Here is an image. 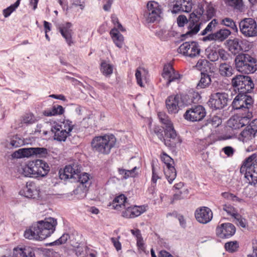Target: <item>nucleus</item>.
Segmentation results:
<instances>
[{
	"instance_id": "nucleus-60",
	"label": "nucleus",
	"mask_w": 257,
	"mask_h": 257,
	"mask_svg": "<svg viewBox=\"0 0 257 257\" xmlns=\"http://www.w3.org/2000/svg\"><path fill=\"white\" fill-rule=\"evenodd\" d=\"M162 160L166 164L167 167L173 166L172 164L174 163V160L168 155L166 154H164V156L162 157Z\"/></svg>"
},
{
	"instance_id": "nucleus-47",
	"label": "nucleus",
	"mask_w": 257,
	"mask_h": 257,
	"mask_svg": "<svg viewBox=\"0 0 257 257\" xmlns=\"http://www.w3.org/2000/svg\"><path fill=\"white\" fill-rule=\"evenodd\" d=\"M190 46L191 41L184 42L180 46L178 51L179 53L183 54L184 56H188L189 51L191 48Z\"/></svg>"
},
{
	"instance_id": "nucleus-19",
	"label": "nucleus",
	"mask_w": 257,
	"mask_h": 257,
	"mask_svg": "<svg viewBox=\"0 0 257 257\" xmlns=\"http://www.w3.org/2000/svg\"><path fill=\"white\" fill-rule=\"evenodd\" d=\"M195 216L199 222L206 224L212 220L213 213L209 208L203 206L196 210Z\"/></svg>"
},
{
	"instance_id": "nucleus-63",
	"label": "nucleus",
	"mask_w": 257,
	"mask_h": 257,
	"mask_svg": "<svg viewBox=\"0 0 257 257\" xmlns=\"http://www.w3.org/2000/svg\"><path fill=\"white\" fill-rule=\"evenodd\" d=\"M33 148H22L23 158L33 156Z\"/></svg>"
},
{
	"instance_id": "nucleus-3",
	"label": "nucleus",
	"mask_w": 257,
	"mask_h": 257,
	"mask_svg": "<svg viewBox=\"0 0 257 257\" xmlns=\"http://www.w3.org/2000/svg\"><path fill=\"white\" fill-rule=\"evenodd\" d=\"M116 142V138L113 135L105 134L94 137L91 142V146L94 152L108 155L115 146Z\"/></svg>"
},
{
	"instance_id": "nucleus-13",
	"label": "nucleus",
	"mask_w": 257,
	"mask_h": 257,
	"mask_svg": "<svg viewBox=\"0 0 257 257\" xmlns=\"http://www.w3.org/2000/svg\"><path fill=\"white\" fill-rule=\"evenodd\" d=\"M179 98L180 101V106H188L192 104L197 103L201 99L200 94L193 89L188 90L185 93L179 94Z\"/></svg>"
},
{
	"instance_id": "nucleus-30",
	"label": "nucleus",
	"mask_w": 257,
	"mask_h": 257,
	"mask_svg": "<svg viewBox=\"0 0 257 257\" xmlns=\"http://www.w3.org/2000/svg\"><path fill=\"white\" fill-rule=\"evenodd\" d=\"M245 96V94L238 93L235 97L231 104L232 109H242L245 111L244 101H243V99H244Z\"/></svg>"
},
{
	"instance_id": "nucleus-36",
	"label": "nucleus",
	"mask_w": 257,
	"mask_h": 257,
	"mask_svg": "<svg viewBox=\"0 0 257 257\" xmlns=\"http://www.w3.org/2000/svg\"><path fill=\"white\" fill-rule=\"evenodd\" d=\"M164 174L170 184L173 182L177 176L176 169L173 166L167 167L164 170Z\"/></svg>"
},
{
	"instance_id": "nucleus-34",
	"label": "nucleus",
	"mask_w": 257,
	"mask_h": 257,
	"mask_svg": "<svg viewBox=\"0 0 257 257\" xmlns=\"http://www.w3.org/2000/svg\"><path fill=\"white\" fill-rule=\"evenodd\" d=\"M24 145H25L24 140L16 135L7 144L6 146L9 149H13L20 147Z\"/></svg>"
},
{
	"instance_id": "nucleus-59",
	"label": "nucleus",
	"mask_w": 257,
	"mask_h": 257,
	"mask_svg": "<svg viewBox=\"0 0 257 257\" xmlns=\"http://www.w3.org/2000/svg\"><path fill=\"white\" fill-rule=\"evenodd\" d=\"M188 21L189 20L184 15H180L177 19V24L179 27H184L185 24L188 23Z\"/></svg>"
},
{
	"instance_id": "nucleus-26",
	"label": "nucleus",
	"mask_w": 257,
	"mask_h": 257,
	"mask_svg": "<svg viewBox=\"0 0 257 257\" xmlns=\"http://www.w3.org/2000/svg\"><path fill=\"white\" fill-rule=\"evenodd\" d=\"M242 44V41L238 38H234L227 40L225 45L232 54L236 55L240 54L239 52L243 50Z\"/></svg>"
},
{
	"instance_id": "nucleus-39",
	"label": "nucleus",
	"mask_w": 257,
	"mask_h": 257,
	"mask_svg": "<svg viewBox=\"0 0 257 257\" xmlns=\"http://www.w3.org/2000/svg\"><path fill=\"white\" fill-rule=\"evenodd\" d=\"M255 134L253 130L247 125L244 130L240 133V136L243 139L244 141H246L247 140H250L252 138H254Z\"/></svg>"
},
{
	"instance_id": "nucleus-42",
	"label": "nucleus",
	"mask_w": 257,
	"mask_h": 257,
	"mask_svg": "<svg viewBox=\"0 0 257 257\" xmlns=\"http://www.w3.org/2000/svg\"><path fill=\"white\" fill-rule=\"evenodd\" d=\"M226 4L234 10L242 12L243 10L242 0H226Z\"/></svg>"
},
{
	"instance_id": "nucleus-12",
	"label": "nucleus",
	"mask_w": 257,
	"mask_h": 257,
	"mask_svg": "<svg viewBox=\"0 0 257 257\" xmlns=\"http://www.w3.org/2000/svg\"><path fill=\"white\" fill-rule=\"evenodd\" d=\"M201 25V23L199 22V17L197 15L195 12L190 14L187 27L188 31L185 34L181 35V41H184L188 37L196 35L199 31Z\"/></svg>"
},
{
	"instance_id": "nucleus-4",
	"label": "nucleus",
	"mask_w": 257,
	"mask_h": 257,
	"mask_svg": "<svg viewBox=\"0 0 257 257\" xmlns=\"http://www.w3.org/2000/svg\"><path fill=\"white\" fill-rule=\"evenodd\" d=\"M50 170L48 164L45 161L37 159L29 162L22 168V174L28 177H44Z\"/></svg>"
},
{
	"instance_id": "nucleus-46",
	"label": "nucleus",
	"mask_w": 257,
	"mask_h": 257,
	"mask_svg": "<svg viewBox=\"0 0 257 257\" xmlns=\"http://www.w3.org/2000/svg\"><path fill=\"white\" fill-rule=\"evenodd\" d=\"M101 71L104 75L108 76L112 73L113 67L111 65L103 61L101 63Z\"/></svg>"
},
{
	"instance_id": "nucleus-14",
	"label": "nucleus",
	"mask_w": 257,
	"mask_h": 257,
	"mask_svg": "<svg viewBox=\"0 0 257 257\" xmlns=\"http://www.w3.org/2000/svg\"><path fill=\"white\" fill-rule=\"evenodd\" d=\"M235 226L229 222L223 223L218 225L215 229L216 236L222 239L231 237L235 234Z\"/></svg>"
},
{
	"instance_id": "nucleus-22",
	"label": "nucleus",
	"mask_w": 257,
	"mask_h": 257,
	"mask_svg": "<svg viewBox=\"0 0 257 257\" xmlns=\"http://www.w3.org/2000/svg\"><path fill=\"white\" fill-rule=\"evenodd\" d=\"M72 25L70 22H66L59 25L58 29L62 36L65 39L66 42L69 46L74 44L72 36L73 34L71 29Z\"/></svg>"
},
{
	"instance_id": "nucleus-21",
	"label": "nucleus",
	"mask_w": 257,
	"mask_h": 257,
	"mask_svg": "<svg viewBox=\"0 0 257 257\" xmlns=\"http://www.w3.org/2000/svg\"><path fill=\"white\" fill-rule=\"evenodd\" d=\"M40 190L34 183L27 184L23 190L20 191L21 195L25 197L31 199H39L40 198Z\"/></svg>"
},
{
	"instance_id": "nucleus-54",
	"label": "nucleus",
	"mask_w": 257,
	"mask_h": 257,
	"mask_svg": "<svg viewBox=\"0 0 257 257\" xmlns=\"http://www.w3.org/2000/svg\"><path fill=\"white\" fill-rule=\"evenodd\" d=\"M123 208L124 210L122 211V216L126 218H133V206H128L127 204Z\"/></svg>"
},
{
	"instance_id": "nucleus-40",
	"label": "nucleus",
	"mask_w": 257,
	"mask_h": 257,
	"mask_svg": "<svg viewBox=\"0 0 257 257\" xmlns=\"http://www.w3.org/2000/svg\"><path fill=\"white\" fill-rule=\"evenodd\" d=\"M33 156H35L39 158H46L49 155V151L45 148H33Z\"/></svg>"
},
{
	"instance_id": "nucleus-15",
	"label": "nucleus",
	"mask_w": 257,
	"mask_h": 257,
	"mask_svg": "<svg viewBox=\"0 0 257 257\" xmlns=\"http://www.w3.org/2000/svg\"><path fill=\"white\" fill-rule=\"evenodd\" d=\"M158 115L160 122L166 126V128L164 129L165 137L174 140L177 135L174 128L173 123L169 118V117L163 112H159Z\"/></svg>"
},
{
	"instance_id": "nucleus-32",
	"label": "nucleus",
	"mask_w": 257,
	"mask_h": 257,
	"mask_svg": "<svg viewBox=\"0 0 257 257\" xmlns=\"http://www.w3.org/2000/svg\"><path fill=\"white\" fill-rule=\"evenodd\" d=\"M233 69L229 63H221L219 67V72L222 76L229 77L233 74Z\"/></svg>"
},
{
	"instance_id": "nucleus-62",
	"label": "nucleus",
	"mask_w": 257,
	"mask_h": 257,
	"mask_svg": "<svg viewBox=\"0 0 257 257\" xmlns=\"http://www.w3.org/2000/svg\"><path fill=\"white\" fill-rule=\"evenodd\" d=\"M218 24L217 20L215 19L212 20L205 28L209 32H211L215 28L216 26Z\"/></svg>"
},
{
	"instance_id": "nucleus-10",
	"label": "nucleus",
	"mask_w": 257,
	"mask_h": 257,
	"mask_svg": "<svg viewBox=\"0 0 257 257\" xmlns=\"http://www.w3.org/2000/svg\"><path fill=\"white\" fill-rule=\"evenodd\" d=\"M229 100L227 93L216 92L211 95L207 103L212 109H220L226 106Z\"/></svg>"
},
{
	"instance_id": "nucleus-37",
	"label": "nucleus",
	"mask_w": 257,
	"mask_h": 257,
	"mask_svg": "<svg viewBox=\"0 0 257 257\" xmlns=\"http://www.w3.org/2000/svg\"><path fill=\"white\" fill-rule=\"evenodd\" d=\"M191 48L189 51L188 57L194 58L197 56H199L201 49L200 47L197 42L191 41Z\"/></svg>"
},
{
	"instance_id": "nucleus-55",
	"label": "nucleus",
	"mask_w": 257,
	"mask_h": 257,
	"mask_svg": "<svg viewBox=\"0 0 257 257\" xmlns=\"http://www.w3.org/2000/svg\"><path fill=\"white\" fill-rule=\"evenodd\" d=\"M218 60L227 61L229 57V54L223 48L218 49Z\"/></svg>"
},
{
	"instance_id": "nucleus-38",
	"label": "nucleus",
	"mask_w": 257,
	"mask_h": 257,
	"mask_svg": "<svg viewBox=\"0 0 257 257\" xmlns=\"http://www.w3.org/2000/svg\"><path fill=\"white\" fill-rule=\"evenodd\" d=\"M220 24L230 28V30L234 33L238 32V28L235 22L231 18H225L223 19Z\"/></svg>"
},
{
	"instance_id": "nucleus-20",
	"label": "nucleus",
	"mask_w": 257,
	"mask_h": 257,
	"mask_svg": "<svg viewBox=\"0 0 257 257\" xmlns=\"http://www.w3.org/2000/svg\"><path fill=\"white\" fill-rule=\"evenodd\" d=\"M166 108L170 114H176L178 112L180 106L179 94L169 96L165 101Z\"/></svg>"
},
{
	"instance_id": "nucleus-29",
	"label": "nucleus",
	"mask_w": 257,
	"mask_h": 257,
	"mask_svg": "<svg viewBox=\"0 0 257 257\" xmlns=\"http://www.w3.org/2000/svg\"><path fill=\"white\" fill-rule=\"evenodd\" d=\"M110 35L115 45L118 48H121L123 44V36L119 31L113 28L110 31Z\"/></svg>"
},
{
	"instance_id": "nucleus-35",
	"label": "nucleus",
	"mask_w": 257,
	"mask_h": 257,
	"mask_svg": "<svg viewBox=\"0 0 257 257\" xmlns=\"http://www.w3.org/2000/svg\"><path fill=\"white\" fill-rule=\"evenodd\" d=\"M218 49L215 47H209L205 50V53L207 58L212 62H216L218 60Z\"/></svg>"
},
{
	"instance_id": "nucleus-18",
	"label": "nucleus",
	"mask_w": 257,
	"mask_h": 257,
	"mask_svg": "<svg viewBox=\"0 0 257 257\" xmlns=\"http://www.w3.org/2000/svg\"><path fill=\"white\" fill-rule=\"evenodd\" d=\"M231 33V30L227 29H221L215 33L209 34L204 37L202 40L206 41H218L222 42L226 39Z\"/></svg>"
},
{
	"instance_id": "nucleus-44",
	"label": "nucleus",
	"mask_w": 257,
	"mask_h": 257,
	"mask_svg": "<svg viewBox=\"0 0 257 257\" xmlns=\"http://www.w3.org/2000/svg\"><path fill=\"white\" fill-rule=\"evenodd\" d=\"M224 247L229 252H234L239 248L238 242L237 241H230L225 243Z\"/></svg>"
},
{
	"instance_id": "nucleus-27",
	"label": "nucleus",
	"mask_w": 257,
	"mask_h": 257,
	"mask_svg": "<svg viewBox=\"0 0 257 257\" xmlns=\"http://www.w3.org/2000/svg\"><path fill=\"white\" fill-rule=\"evenodd\" d=\"M74 238L73 235H69L68 233H64L59 238L56 240L55 241L47 244V245L53 246L63 244L65 243L67 240H70L71 244L74 247H77L78 246L77 244L78 243L77 242L76 244L72 240V238Z\"/></svg>"
},
{
	"instance_id": "nucleus-11",
	"label": "nucleus",
	"mask_w": 257,
	"mask_h": 257,
	"mask_svg": "<svg viewBox=\"0 0 257 257\" xmlns=\"http://www.w3.org/2000/svg\"><path fill=\"white\" fill-rule=\"evenodd\" d=\"M161 6L157 2H149L147 4V10L144 13L146 21L148 23H154L158 21L161 14Z\"/></svg>"
},
{
	"instance_id": "nucleus-25",
	"label": "nucleus",
	"mask_w": 257,
	"mask_h": 257,
	"mask_svg": "<svg viewBox=\"0 0 257 257\" xmlns=\"http://www.w3.org/2000/svg\"><path fill=\"white\" fill-rule=\"evenodd\" d=\"M51 132L54 134V139L59 142H65L67 137L70 136L71 134L67 132L66 130L63 129L62 125L56 124L52 126Z\"/></svg>"
},
{
	"instance_id": "nucleus-48",
	"label": "nucleus",
	"mask_w": 257,
	"mask_h": 257,
	"mask_svg": "<svg viewBox=\"0 0 257 257\" xmlns=\"http://www.w3.org/2000/svg\"><path fill=\"white\" fill-rule=\"evenodd\" d=\"M37 119L32 113H28L22 117V122L27 124H31L37 121Z\"/></svg>"
},
{
	"instance_id": "nucleus-8",
	"label": "nucleus",
	"mask_w": 257,
	"mask_h": 257,
	"mask_svg": "<svg viewBox=\"0 0 257 257\" xmlns=\"http://www.w3.org/2000/svg\"><path fill=\"white\" fill-rule=\"evenodd\" d=\"M240 32L244 37H255L257 36V24L254 19L248 18L241 20L239 23Z\"/></svg>"
},
{
	"instance_id": "nucleus-7",
	"label": "nucleus",
	"mask_w": 257,
	"mask_h": 257,
	"mask_svg": "<svg viewBox=\"0 0 257 257\" xmlns=\"http://www.w3.org/2000/svg\"><path fill=\"white\" fill-rule=\"evenodd\" d=\"M232 86L238 93H250L254 88V83L250 77L244 75H236L231 80Z\"/></svg>"
},
{
	"instance_id": "nucleus-1",
	"label": "nucleus",
	"mask_w": 257,
	"mask_h": 257,
	"mask_svg": "<svg viewBox=\"0 0 257 257\" xmlns=\"http://www.w3.org/2000/svg\"><path fill=\"white\" fill-rule=\"evenodd\" d=\"M81 166L73 163L66 165L63 169H60L58 174L61 180L69 179L71 182L79 183V185L74 190V193L78 194L82 193L83 197H85L91 182L90 181V175L85 172L81 173Z\"/></svg>"
},
{
	"instance_id": "nucleus-2",
	"label": "nucleus",
	"mask_w": 257,
	"mask_h": 257,
	"mask_svg": "<svg viewBox=\"0 0 257 257\" xmlns=\"http://www.w3.org/2000/svg\"><path fill=\"white\" fill-rule=\"evenodd\" d=\"M57 224V219L49 217L34 223L24 232L26 238L42 240L50 236L55 230Z\"/></svg>"
},
{
	"instance_id": "nucleus-28",
	"label": "nucleus",
	"mask_w": 257,
	"mask_h": 257,
	"mask_svg": "<svg viewBox=\"0 0 257 257\" xmlns=\"http://www.w3.org/2000/svg\"><path fill=\"white\" fill-rule=\"evenodd\" d=\"M126 197L123 194H120L115 197L112 203H109V206H112L114 209L118 210L119 208H123L127 203Z\"/></svg>"
},
{
	"instance_id": "nucleus-61",
	"label": "nucleus",
	"mask_w": 257,
	"mask_h": 257,
	"mask_svg": "<svg viewBox=\"0 0 257 257\" xmlns=\"http://www.w3.org/2000/svg\"><path fill=\"white\" fill-rule=\"evenodd\" d=\"M222 150L228 157L233 156L235 152V150L231 146H226L223 148Z\"/></svg>"
},
{
	"instance_id": "nucleus-57",
	"label": "nucleus",
	"mask_w": 257,
	"mask_h": 257,
	"mask_svg": "<svg viewBox=\"0 0 257 257\" xmlns=\"http://www.w3.org/2000/svg\"><path fill=\"white\" fill-rule=\"evenodd\" d=\"M208 123H211L215 126H217L221 123V119L217 115H213L207 119Z\"/></svg>"
},
{
	"instance_id": "nucleus-9",
	"label": "nucleus",
	"mask_w": 257,
	"mask_h": 257,
	"mask_svg": "<svg viewBox=\"0 0 257 257\" xmlns=\"http://www.w3.org/2000/svg\"><path fill=\"white\" fill-rule=\"evenodd\" d=\"M206 115V111L204 106L194 105L186 111L183 116L188 121L195 122L202 120Z\"/></svg>"
},
{
	"instance_id": "nucleus-5",
	"label": "nucleus",
	"mask_w": 257,
	"mask_h": 257,
	"mask_svg": "<svg viewBox=\"0 0 257 257\" xmlns=\"http://www.w3.org/2000/svg\"><path fill=\"white\" fill-rule=\"evenodd\" d=\"M235 67L239 72L253 73L257 70V59L246 53L238 54L234 60Z\"/></svg>"
},
{
	"instance_id": "nucleus-6",
	"label": "nucleus",
	"mask_w": 257,
	"mask_h": 257,
	"mask_svg": "<svg viewBox=\"0 0 257 257\" xmlns=\"http://www.w3.org/2000/svg\"><path fill=\"white\" fill-rule=\"evenodd\" d=\"M256 157L255 154H252L243 161L240 168V173L254 184L257 183V164L254 163Z\"/></svg>"
},
{
	"instance_id": "nucleus-23",
	"label": "nucleus",
	"mask_w": 257,
	"mask_h": 257,
	"mask_svg": "<svg viewBox=\"0 0 257 257\" xmlns=\"http://www.w3.org/2000/svg\"><path fill=\"white\" fill-rule=\"evenodd\" d=\"M163 132H164V128L159 126H155L154 128V133L161 141L164 142V144L166 146L169 147H175L177 143L180 142L177 136L176 137V139H174V140L170 138H167L165 137V134L164 136Z\"/></svg>"
},
{
	"instance_id": "nucleus-49",
	"label": "nucleus",
	"mask_w": 257,
	"mask_h": 257,
	"mask_svg": "<svg viewBox=\"0 0 257 257\" xmlns=\"http://www.w3.org/2000/svg\"><path fill=\"white\" fill-rule=\"evenodd\" d=\"M181 78V75L175 70H173L172 73H171L167 77H166L167 79V81L166 83L167 86H169L170 83L172 82H178L179 79Z\"/></svg>"
},
{
	"instance_id": "nucleus-53",
	"label": "nucleus",
	"mask_w": 257,
	"mask_h": 257,
	"mask_svg": "<svg viewBox=\"0 0 257 257\" xmlns=\"http://www.w3.org/2000/svg\"><path fill=\"white\" fill-rule=\"evenodd\" d=\"M205 3L207 5L206 7L207 17L208 20H210L215 16L216 11L212 4L206 2Z\"/></svg>"
},
{
	"instance_id": "nucleus-17",
	"label": "nucleus",
	"mask_w": 257,
	"mask_h": 257,
	"mask_svg": "<svg viewBox=\"0 0 257 257\" xmlns=\"http://www.w3.org/2000/svg\"><path fill=\"white\" fill-rule=\"evenodd\" d=\"M172 13L177 14L183 12L188 13L192 9L191 0H173L170 4Z\"/></svg>"
},
{
	"instance_id": "nucleus-51",
	"label": "nucleus",
	"mask_w": 257,
	"mask_h": 257,
	"mask_svg": "<svg viewBox=\"0 0 257 257\" xmlns=\"http://www.w3.org/2000/svg\"><path fill=\"white\" fill-rule=\"evenodd\" d=\"M246 94L247 93H245V96L244 99H243V101H244L245 112L246 111L247 113L248 112H250L249 109L252 106L253 100L250 96Z\"/></svg>"
},
{
	"instance_id": "nucleus-45",
	"label": "nucleus",
	"mask_w": 257,
	"mask_h": 257,
	"mask_svg": "<svg viewBox=\"0 0 257 257\" xmlns=\"http://www.w3.org/2000/svg\"><path fill=\"white\" fill-rule=\"evenodd\" d=\"M21 0H17L14 4L3 10V15L5 18L9 17L11 14L19 6Z\"/></svg>"
},
{
	"instance_id": "nucleus-64",
	"label": "nucleus",
	"mask_w": 257,
	"mask_h": 257,
	"mask_svg": "<svg viewBox=\"0 0 257 257\" xmlns=\"http://www.w3.org/2000/svg\"><path fill=\"white\" fill-rule=\"evenodd\" d=\"M111 240L117 251L121 249V244L117 238L112 237L111 238Z\"/></svg>"
},
{
	"instance_id": "nucleus-50",
	"label": "nucleus",
	"mask_w": 257,
	"mask_h": 257,
	"mask_svg": "<svg viewBox=\"0 0 257 257\" xmlns=\"http://www.w3.org/2000/svg\"><path fill=\"white\" fill-rule=\"evenodd\" d=\"M222 209L226 211L228 215L234 218L236 217V216H239V213H238L237 210L231 205H223Z\"/></svg>"
},
{
	"instance_id": "nucleus-52",
	"label": "nucleus",
	"mask_w": 257,
	"mask_h": 257,
	"mask_svg": "<svg viewBox=\"0 0 257 257\" xmlns=\"http://www.w3.org/2000/svg\"><path fill=\"white\" fill-rule=\"evenodd\" d=\"M133 206V213L132 216L133 218L138 217L141 215L145 211V207L143 206H136L134 205Z\"/></svg>"
},
{
	"instance_id": "nucleus-41",
	"label": "nucleus",
	"mask_w": 257,
	"mask_h": 257,
	"mask_svg": "<svg viewBox=\"0 0 257 257\" xmlns=\"http://www.w3.org/2000/svg\"><path fill=\"white\" fill-rule=\"evenodd\" d=\"M137 169V167L130 170H125L124 169L118 168V172L120 175H122V177L124 179H126L130 177H135L136 176L135 171Z\"/></svg>"
},
{
	"instance_id": "nucleus-43",
	"label": "nucleus",
	"mask_w": 257,
	"mask_h": 257,
	"mask_svg": "<svg viewBox=\"0 0 257 257\" xmlns=\"http://www.w3.org/2000/svg\"><path fill=\"white\" fill-rule=\"evenodd\" d=\"M210 64H211L207 60L205 59H200L195 66L198 70L207 71L208 69H210Z\"/></svg>"
},
{
	"instance_id": "nucleus-16",
	"label": "nucleus",
	"mask_w": 257,
	"mask_h": 257,
	"mask_svg": "<svg viewBox=\"0 0 257 257\" xmlns=\"http://www.w3.org/2000/svg\"><path fill=\"white\" fill-rule=\"evenodd\" d=\"M252 117V112H248L246 114L242 116H233L227 121V126L232 130L239 129L247 124Z\"/></svg>"
},
{
	"instance_id": "nucleus-58",
	"label": "nucleus",
	"mask_w": 257,
	"mask_h": 257,
	"mask_svg": "<svg viewBox=\"0 0 257 257\" xmlns=\"http://www.w3.org/2000/svg\"><path fill=\"white\" fill-rule=\"evenodd\" d=\"M74 126V125L73 124L72 121L69 119L64 120L63 122V129L66 130L67 132H69V134H71Z\"/></svg>"
},
{
	"instance_id": "nucleus-33",
	"label": "nucleus",
	"mask_w": 257,
	"mask_h": 257,
	"mask_svg": "<svg viewBox=\"0 0 257 257\" xmlns=\"http://www.w3.org/2000/svg\"><path fill=\"white\" fill-rule=\"evenodd\" d=\"M64 112V108L59 105H54L51 109H48L43 111V114L46 116H55L62 114Z\"/></svg>"
},
{
	"instance_id": "nucleus-56",
	"label": "nucleus",
	"mask_w": 257,
	"mask_h": 257,
	"mask_svg": "<svg viewBox=\"0 0 257 257\" xmlns=\"http://www.w3.org/2000/svg\"><path fill=\"white\" fill-rule=\"evenodd\" d=\"M173 70H175L173 68V66L170 64H167L164 65L163 69V72L162 74L163 78H166L168 75H169Z\"/></svg>"
},
{
	"instance_id": "nucleus-24",
	"label": "nucleus",
	"mask_w": 257,
	"mask_h": 257,
	"mask_svg": "<svg viewBox=\"0 0 257 257\" xmlns=\"http://www.w3.org/2000/svg\"><path fill=\"white\" fill-rule=\"evenodd\" d=\"M14 257H36L35 249L29 246H18L13 250Z\"/></svg>"
},
{
	"instance_id": "nucleus-31",
	"label": "nucleus",
	"mask_w": 257,
	"mask_h": 257,
	"mask_svg": "<svg viewBox=\"0 0 257 257\" xmlns=\"http://www.w3.org/2000/svg\"><path fill=\"white\" fill-rule=\"evenodd\" d=\"M201 75V79L196 86V88L198 89L205 88L209 86L211 82L210 75L207 73L202 72Z\"/></svg>"
}]
</instances>
